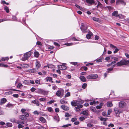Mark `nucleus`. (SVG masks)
Here are the masks:
<instances>
[{
	"instance_id": "bf43d9fd",
	"label": "nucleus",
	"mask_w": 129,
	"mask_h": 129,
	"mask_svg": "<svg viewBox=\"0 0 129 129\" xmlns=\"http://www.w3.org/2000/svg\"><path fill=\"white\" fill-rule=\"evenodd\" d=\"M96 61L97 62H100L102 61V59L101 58L97 59H96Z\"/></svg>"
},
{
	"instance_id": "0e129e2a",
	"label": "nucleus",
	"mask_w": 129,
	"mask_h": 129,
	"mask_svg": "<svg viewBox=\"0 0 129 129\" xmlns=\"http://www.w3.org/2000/svg\"><path fill=\"white\" fill-rule=\"evenodd\" d=\"M96 103V102L95 101H93L92 102H91L90 103V105H92L93 104H95Z\"/></svg>"
},
{
	"instance_id": "2eb2a0df",
	"label": "nucleus",
	"mask_w": 129,
	"mask_h": 129,
	"mask_svg": "<svg viewBox=\"0 0 129 129\" xmlns=\"http://www.w3.org/2000/svg\"><path fill=\"white\" fill-rule=\"evenodd\" d=\"M43 123H45L46 122V120L43 117H41L39 119Z\"/></svg>"
},
{
	"instance_id": "c9c22d12",
	"label": "nucleus",
	"mask_w": 129,
	"mask_h": 129,
	"mask_svg": "<svg viewBox=\"0 0 129 129\" xmlns=\"http://www.w3.org/2000/svg\"><path fill=\"white\" fill-rule=\"evenodd\" d=\"M48 68H53L54 67V66L52 64L48 65Z\"/></svg>"
},
{
	"instance_id": "09e8293b",
	"label": "nucleus",
	"mask_w": 129,
	"mask_h": 129,
	"mask_svg": "<svg viewBox=\"0 0 129 129\" xmlns=\"http://www.w3.org/2000/svg\"><path fill=\"white\" fill-rule=\"evenodd\" d=\"M4 112L2 110L1 107H0V115H2L4 114Z\"/></svg>"
},
{
	"instance_id": "de8ad7c7",
	"label": "nucleus",
	"mask_w": 129,
	"mask_h": 129,
	"mask_svg": "<svg viewBox=\"0 0 129 129\" xmlns=\"http://www.w3.org/2000/svg\"><path fill=\"white\" fill-rule=\"evenodd\" d=\"M87 126L90 127H92L93 126V125L90 123H88L87 124Z\"/></svg>"
},
{
	"instance_id": "f704fd0d",
	"label": "nucleus",
	"mask_w": 129,
	"mask_h": 129,
	"mask_svg": "<svg viewBox=\"0 0 129 129\" xmlns=\"http://www.w3.org/2000/svg\"><path fill=\"white\" fill-rule=\"evenodd\" d=\"M90 109L93 112H96V111L95 108L92 106L90 107Z\"/></svg>"
},
{
	"instance_id": "4c0bfd02",
	"label": "nucleus",
	"mask_w": 129,
	"mask_h": 129,
	"mask_svg": "<svg viewBox=\"0 0 129 129\" xmlns=\"http://www.w3.org/2000/svg\"><path fill=\"white\" fill-rule=\"evenodd\" d=\"M4 10L7 13H8L9 12V9L7 7L5 6L4 8Z\"/></svg>"
},
{
	"instance_id": "2f4dec72",
	"label": "nucleus",
	"mask_w": 129,
	"mask_h": 129,
	"mask_svg": "<svg viewBox=\"0 0 129 129\" xmlns=\"http://www.w3.org/2000/svg\"><path fill=\"white\" fill-rule=\"evenodd\" d=\"M87 111H86L85 110L83 111L81 113V114L83 115H86L87 116L88 114L87 112Z\"/></svg>"
},
{
	"instance_id": "c03bdc74",
	"label": "nucleus",
	"mask_w": 129,
	"mask_h": 129,
	"mask_svg": "<svg viewBox=\"0 0 129 129\" xmlns=\"http://www.w3.org/2000/svg\"><path fill=\"white\" fill-rule=\"evenodd\" d=\"M60 102L61 104H64V103H67V102L66 101H65L64 100H61L60 101Z\"/></svg>"
},
{
	"instance_id": "c85d7f7f",
	"label": "nucleus",
	"mask_w": 129,
	"mask_h": 129,
	"mask_svg": "<svg viewBox=\"0 0 129 129\" xmlns=\"http://www.w3.org/2000/svg\"><path fill=\"white\" fill-rule=\"evenodd\" d=\"M75 43H66L64 45H66L68 46H72L74 44H75Z\"/></svg>"
},
{
	"instance_id": "412c9836",
	"label": "nucleus",
	"mask_w": 129,
	"mask_h": 129,
	"mask_svg": "<svg viewBox=\"0 0 129 129\" xmlns=\"http://www.w3.org/2000/svg\"><path fill=\"white\" fill-rule=\"evenodd\" d=\"M47 82H51L52 80V78L51 77H46L45 79Z\"/></svg>"
},
{
	"instance_id": "1a4fd4ad",
	"label": "nucleus",
	"mask_w": 129,
	"mask_h": 129,
	"mask_svg": "<svg viewBox=\"0 0 129 129\" xmlns=\"http://www.w3.org/2000/svg\"><path fill=\"white\" fill-rule=\"evenodd\" d=\"M86 2L89 5H91L92 4H94L95 5L96 4V3H95L93 0H86Z\"/></svg>"
},
{
	"instance_id": "774afa93",
	"label": "nucleus",
	"mask_w": 129,
	"mask_h": 129,
	"mask_svg": "<svg viewBox=\"0 0 129 129\" xmlns=\"http://www.w3.org/2000/svg\"><path fill=\"white\" fill-rule=\"evenodd\" d=\"M110 47L111 48H116V47L114 45H113L112 44H110Z\"/></svg>"
},
{
	"instance_id": "393cba45",
	"label": "nucleus",
	"mask_w": 129,
	"mask_h": 129,
	"mask_svg": "<svg viewBox=\"0 0 129 129\" xmlns=\"http://www.w3.org/2000/svg\"><path fill=\"white\" fill-rule=\"evenodd\" d=\"M47 109L48 111L50 112H52L53 111L52 108L51 107H47Z\"/></svg>"
},
{
	"instance_id": "f8f14e48",
	"label": "nucleus",
	"mask_w": 129,
	"mask_h": 129,
	"mask_svg": "<svg viewBox=\"0 0 129 129\" xmlns=\"http://www.w3.org/2000/svg\"><path fill=\"white\" fill-rule=\"evenodd\" d=\"M61 108L65 111H68L69 109V108L68 107L64 105H61Z\"/></svg>"
},
{
	"instance_id": "a211bd4d",
	"label": "nucleus",
	"mask_w": 129,
	"mask_h": 129,
	"mask_svg": "<svg viewBox=\"0 0 129 129\" xmlns=\"http://www.w3.org/2000/svg\"><path fill=\"white\" fill-rule=\"evenodd\" d=\"M36 67L38 68H39L41 66V65L40 63V62L38 61H37L36 62Z\"/></svg>"
},
{
	"instance_id": "6e6d98bb",
	"label": "nucleus",
	"mask_w": 129,
	"mask_h": 129,
	"mask_svg": "<svg viewBox=\"0 0 129 129\" xmlns=\"http://www.w3.org/2000/svg\"><path fill=\"white\" fill-rule=\"evenodd\" d=\"M92 19L94 21H98L99 20V18L95 17H93L92 18Z\"/></svg>"
},
{
	"instance_id": "3c124183",
	"label": "nucleus",
	"mask_w": 129,
	"mask_h": 129,
	"mask_svg": "<svg viewBox=\"0 0 129 129\" xmlns=\"http://www.w3.org/2000/svg\"><path fill=\"white\" fill-rule=\"evenodd\" d=\"M39 114H40V115L43 116H45L46 115V114H45V113L42 112L40 111L39 112Z\"/></svg>"
},
{
	"instance_id": "69168bd1",
	"label": "nucleus",
	"mask_w": 129,
	"mask_h": 129,
	"mask_svg": "<svg viewBox=\"0 0 129 129\" xmlns=\"http://www.w3.org/2000/svg\"><path fill=\"white\" fill-rule=\"evenodd\" d=\"M54 100H51L50 101H49L48 102H47L48 103H49L50 104H51L52 103H54Z\"/></svg>"
},
{
	"instance_id": "473e14b6",
	"label": "nucleus",
	"mask_w": 129,
	"mask_h": 129,
	"mask_svg": "<svg viewBox=\"0 0 129 129\" xmlns=\"http://www.w3.org/2000/svg\"><path fill=\"white\" fill-rule=\"evenodd\" d=\"M0 67H8V66L4 63H0Z\"/></svg>"
},
{
	"instance_id": "aec40b11",
	"label": "nucleus",
	"mask_w": 129,
	"mask_h": 129,
	"mask_svg": "<svg viewBox=\"0 0 129 129\" xmlns=\"http://www.w3.org/2000/svg\"><path fill=\"white\" fill-rule=\"evenodd\" d=\"M38 69V68L37 69H33L30 70H29V72L31 73H34L36 72Z\"/></svg>"
},
{
	"instance_id": "f03ea898",
	"label": "nucleus",
	"mask_w": 129,
	"mask_h": 129,
	"mask_svg": "<svg viewBox=\"0 0 129 129\" xmlns=\"http://www.w3.org/2000/svg\"><path fill=\"white\" fill-rule=\"evenodd\" d=\"M129 64V60H122L119 62H117L116 64L117 66H121Z\"/></svg>"
},
{
	"instance_id": "9d476101",
	"label": "nucleus",
	"mask_w": 129,
	"mask_h": 129,
	"mask_svg": "<svg viewBox=\"0 0 129 129\" xmlns=\"http://www.w3.org/2000/svg\"><path fill=\"white\" fill-rule=\"evenodd\" d=\"M126 103L124 102L121 101L119 102V106L121 108L124 107Z\"/></svg>"
},
{
	"instance_id": "4468645a",
	"label": "nucleus",
	"mask_w": 129,
	"mask_h": 129,
	"mask_svg": "<svg viewBox=\"0 0 129 129\" xmlns=\"http://www.w3.org/2000/svg\"><path fill=\"white\" fill-rule=\"evenodd\" d=\"M114 111H115V112L116 115L117 116H119V113H121L122 112H120L119 113V111L116 108L114 109Z\"/></svg>"
},
{
	"instance_id": "13d9d810",
	"label": "nucleus",
	"mask_w": 129,
	"mask_h": 129,
	"mask_svg": "<svg viewBox=\"0 0 129 129\" xmlns=\"http://www.w3.org/2000/svg\"><path fill=\"white\" fill-rule=\"evenodd\" d=\"M77 120V118H73L72 119L71 121H72L74 122Z\"/></svg>"
},
{
	"instance_id": "ddd939ff",
	"label": "nucleus",
	"mask_w": 129,
	"mask_h": 129,
	"mask_svg": "<svg viewBox=\"0 0 129 129\" xmlns=\"http://www.w3.org/2000/svg\"><path fill=\"white\" fill-rule=\"evenodd\" d=\"M6 101L7 100L6 98H4L2 99L1 100L0 103V105H2L3 104L5 103Z\"/></svg>"
},
{
	"instance_id": "72a5a7b5",
	"label": "nucleus",
	"mask_w": 129,
	"mask_h": 129,
	"mask_svg": "<svg viewBox=\"0 0 129 129\" xmlns=\"http://www.w3.org/2000/svg\"><path fill=\"white\" fill-rule=\"evenodd\" d=\"M7 126L9 127H11L12 126V124L11 123L7 122L6 123Z\"/></svg>"
},
{
	"instance_id": "e2e57ef3",
	"label": "nucleus",
	"mask_w": 129,
	"mask_h": 129,
	"mask_svg": "<svg viewBox=\"0 0 129 129\" xmlns=\"http://www.w3.org/2000/svg\"><path fill=\"white\" fill-rule=\"evenodd\" d=\"M119 49L117 48H115L114 51V53H117L118 51H119Z\"/></svg>"
},
{
	"instance_id": "052dcab7",
	"label": "nucleus",
	"mask_w": 129,
	"mask_h": 129,
	"mask_svg": "<svg viewBox=\"0 0 129 129\" xmlns=\"http://www.w3.org/2000/svg\"><path fill=\"white\" fill-rule=\"evenodd\" d=\"M33 113L34 114H37L38 115L39 114V112H38L37 111H35L33 112Z\"/></svg>"
},
{
	"instance_id": "49530a36",
	"label": "nucleus",
	"mask_w": 129,
	"mask_h": 129,
	"mask_svg": "<svg viewBox=\"0 0 129 129\" xmlns=\"http://www.w3.org/2000/svg\"><path fill=\"white\" fill-rule=\"evenodd\" d=\"M16 119L15 118H13L10 119V121L12 122H15Z\"/></svg>"
},
{
	"instance_id": "5fc2aeb1",
	"label": "nucleus",
	"mask_w": 129,
	"mask_h": 129,
	"mask_svg": "<svg viewBox=\"0 0 129 129\" xmlns=\"http://www.w3.org/2000/svg\"><path fill=\"white\" fill-rule=\"evenodd\" d=\"M87 84L86 83L82 85V88L84 89H85L86 88Z\"/></svg>"
},
{
	"instance_id": "6ab92c4d",
	"label": "nucleus",
	"mask_w": 129,
	"mask_h": 129,
	"mask_svg": "<svg viewBox=\"0 0 129 129\" xmlns=\"http://www.w3.org/2000/svg\"><path fill=\"white\" fill-rule=\"evenodd\" d=\"M19 118L22 120H25L26 119L25 116L23 115H21L19 116Z\"/></svg>"
},
{
	"instance_id": "ea45409f",
	"label": "nucleus",
	"mask_w": 129,
	"mask_h": 129,
	"mask_svg": "<svg viewBox=\"0 0 129 129\" xmlns=\"http://www.w3.org/2000/svg\"><path fill=\"white\" fill-rule=\"evenodd\" d=\"M71 124H68L64 125L63 126H62V127H66L69 126H71Z\"/></svg>"
},
{
	"instance_id": "58836bf2",
	"label": "nucleus",
	"mask_w": 129,
	"mask_h": 129,
	"mask_svg": "<svg viewBox=\"0 0 129 129\" xmlns=\"http://www.w3.org/2000/svg\"><path fill=\"white\" fill-rule=\"evenodd\" d=\"M111 58L112 59H113L114 60V61H118V58L115 57H112Z\"/></svg>"
},
{
	"instance_id": "7c9ffc66",
	"label": "nucleus",
	"mask_w": 129,
	"mask_h": 129,
	"mask_svg": "<svg viewBox=\"0 0 129 129\" xmlns=\"http://www.w3.org/2000/svg\"><path fill=\"white\" fill-rule=\"evenodd\" d=\"M9 59V58L8 57H2L1 59L2 61H4L6 60H8Z\"/></svg>"
},
{
	"instance_id": "864d4df0",
	"label": "nucleus",
	"mask_w": 129,
	"mask_h": 129,
	"mask_svg": "<svg viewBox=\"0 0 129 129\" xmlns=\"http://www.w3.org/2000/svg\"><path fill=\"white\" fill-rule=\"evenodd\" d=\"M113 68H109L107 69V72L108 73H109L110 71H112L113 69Z\"/></svg>"
},
{
	"instance_id": "37998d69",
	"label": "nucleus",
	"mask_w": 129,
	"mask_h": 129,
	"mask_svg": "<svg viewBox=\"0 0 129 129\" xmlns=\"http://www.w3.org/2000/svg\"><path fill=\"white\" fill-rule=\"evenodd\" d=\"M23 85L20 83H19L17 86V87L18 88H20L23 86Z\"/></svg>"
},
{
	"instance_id": "6e6552de",
	"label": "nucleus",
	"mask_w": 129,
	"mask_h": 129,
	"mask_svg": "<svg viewBox=\"0 0 129 129\" xmlns=\"http://www.w3.org/2000/svg\"><path fill=\"white\" fill-rule=\"evenodd\" d=\"M116 3L117 5L121 4L124 6L126 5V3L123 0H118L116 1Z\"/></svg>"
},
{
	"instance_id": "e433bc0d",
	"label": "nucleus",
	"mask_w": 129,
	"mask_h": 129,
	"mask_svg": "<svg viewBox=\"0 0 129 129\" xmlns=\"http://www.w3.org/2000/svg\"><path fill=\"white\" fill-rule=\"evenodd\" d=\"M23 83L24 84L28 85L29 83V82L28 80H25L23 82Z\"/></svg>"
},
{
	"instance_id": "bb28decb",
	"label": "nucleus",
	"mask_w": 129,
	"mask_h": 129,
	"mask_svg": "<svg viewBox=\"0 0 129 129\" xmlns=\"http://www.w3.org/2000/svg\"><path fill=\"white\" fill-rule=\"evenodd\" d=\"M107 107H111L113 106V104L111 102H107Z\"/></svg>"
},
{
	"instance_id": "9b49d317",
	"label": "nucleus",
	"mask_w": 129,
	"mask_h": 129,
	"mask_svg": "<svg viewBox=\"0 0 129 129\" xmlns=\"http://www.w3.org/2000/svg\"><path fill=\"white\" fill-rule=\"evenodd\" d=\"M97 2H98V4L97 6L96 7L97 8H100L102 9L103 8V6L102 4L99 1H97Z\"/></svg>"
},
{
	"instance_id": "dca6fc26",
	"label": "nucleus",
	"mask_w": 129,
	"mask_h": 129,
	"mask_svg": "<svg viewBox=\"0 0 129 129\" xmlns=\"http://www.w3.org/2000/svg\"><path fill=\"white\" fill-rule=\"evenodd\" d=\"M80 79L83 82H85L86 80L85 78L83 76H81L80 77Z\"/></svg>"
},
{
	"instance_id": "8fccbe9b",
	"label": "nucleus",
	"mask_w": 129,
	"mask_h": 129,
	"mask_svg": "<svg viewBox=\"0 0 129 129\" xmlns=\"http://www.w3.org/2000/svg\"><path fill=\"white\" fill-rule=\"evenodd\" d=\"M102 115L105 116H108L107 115V113L106 112L104 111L102 112Z\"/></svg>"
},
{
	"instance_id": "a18cd8bd",
	"label": "nucleus",
	"mask_w": 129,
	"mask_h": 129,
	"mask_svg": "<svg viewBox=\"0 0 129 129\" xmlns=\"http://www.w3.org/2000/svg\"><path fill=\"white\" fill-rule=\"evenodd\" d=\"M70 92H67L65 95L64 97L66 98L70 96Z\"/></svg>"
},
{
	"instance_id": "0eeeda50",
	"label": "nucleus",
	"mask_w": 129,
	"mask_h": 129,
	"mask_svg": "<svg viewBox=\"0 0 129 129\" xmlns=\"http://www.w3.org/2000/svg\"><path fill=\"white\" fill-rule=\"evenodd\" d=\"M66 64L65 63H62V65H59L58 66V68L60 70H65L67 69L66 66Z\"/></svg>"
},
{
	"instance_id": "c756f323",
	"label": "nucleus",
	"mask_w": 129,
	"mask_h": 129,
	"mask_svg": "<svg viewBox=\"0 0 129 129\" xmlns=\"http://www.w3.org/2000/svg\"><path fill=\"white\" fill-rule=\"evenodd\" d=\"M54 119H55L56 121H57V122H58L59 120V118L58 116H55L54 117Z\"/></svg>"
},
{
	"instance_id": "7ed1b4c3",
	"label": "nucleus",
	"mask_w": 129,
	"mask_h": 129,
	"mask_svg": "<svg viewBox=\"0 0 129 129\" xmlns=\"http://www.w3.org/2000/svg\"><path fill=\"white\" fill-rule=\"evenodd\" d=\"M32 53L30 51L26 53L24 55V57L22 58V60L23 61H25L27 60L28 57L31 56Z\"/></svg>"
},
{
	"instance_id": "a19ab883",
	"label": "nucleus",
	"mask_w": 129,
	"mask_h": 129,
	"mask_svg": "<svg viewBox=\"0 0 129 129\" xmlns=\"http://www.w3.org/2000/svg\"><path fill=\"white\" fill-rule=\"evenodd\" d=\"M85 118L84 117H80L79 118V120L81 121H82L85 119Z\"/></svg>"
},
{
	"instance_id": "b1692460",
	"label": "nucleus",
	"mask_w": 129,
	"mask_h": 129,
	"mask_svg": "<svg viewBox=\"0 0 129 129\" xmlns=\"http://www.w3.org/2000/svg\"><path fill=\"white\" fill-rule=\"evenodd\" d=\"M108 119L107 118H103L102 117H101L100 120L101 121H106Z\"/></svg>"
},
{
	"instance_id": "4be33fe9",
	"label": "nucleus",
	"mask_w": 129,
	"mask_h": 129,
	"mask_svg": "<svg viewBox=\"0 0 129 129\" xmlns=\"http://www.w3.org/2000/svg\"><path fill=\"white\" fill-rule=\"evenodd\" d=\"M112 16H114L115 17H117L118 16V12L117 11H115L113 12L112 14Z\"/></svg>"
},
{
	"instance_id": "a878e982",
	"label": "nucleus",
	"mask_w": 129,
	"mask_h": 129,
	"mask_svg": "<svg viewBox=\"0 0 129 129\" xmlns=\"http://www.w3.org/2000/svg\"><path fill=\"white\" fill-rule=\"evenodd\" d=\"M84 25V24L83 23H81V26L80 27V29L84 33H85V30L83 28Z\"/></svg>"
},
{
	"instance_id": "f257e3e1",
	"label": "nucleus",
	"mask_w": 129,
	"mask_h": 129,
	"mask_svg": "<svg viewBox=\"0 0 129 129\" xmlns=\"http://www.w3.org/2000/svg\"><path fill=\"white\" fill-rule=\"evenodd\" d=\"M84 101L81 99L75 101H72L71 104L72 106L75 107L74 110L76 112H79L80 111V109L82 108L83 106L80 104H82L84 103Z\"/></svg>"
},
{
	"instance_id": "79ce46f5",
	"label": "nucleus",
	"mask_w": 129,
	"mask_h": 129,
	"mask_svg": "<svg viewBox=\"0 0 129 129\" xmlns=\"http://www.w3.org/2000/svg\"><path fill=\"white\" fill-rule=\"evenodd\" d=\"M64 116L65 117H70L71 116L68 113H67L65 114Z\"/></svg>"
},
{
	"instance_id": "338daca9",
	"label": "nucleus",
	"mask_w": 129,
	"mask_h": 129,
	"mask_svg": "<svg viewBox=\"0 0 129 129\" xmlns=\"http://www.w3.org/2000/svg\"><path fill=\"white\" fill-rule=\"evenodd\" d=\"M18 127L19 128H21L23 127L24 126L21 124H19L18 125Z\"/></svg>"
},
{
	"instance_id": "20e7f679",
	"label": "nucleus",
	"mask_w": 129,
	"mask_h": 129,
	"mask_svg": "<svg viewBox=\"0 0 129 129\" xmlns=\"http://www.w3.org/2000/svg\"><path fill=\"white\" fill-rule=\"evenodd\" d=\"M98 77L97 75L96 74H90L87 76L86 77L87 79H95Z\"/></svg>"
},
{
	"instance_id": "4d7b16f0",
	"label": "nucleus",
	"mask_w": 129,
	"mask_h": 129,
	"mask_svg": "<svg viewBox=\"0 0 129 129\" xmlns=\"http://www.w3.org/2000/svg\"><path fill=\"white\" fill-rule=\"evenodd\" d=\"M35 83L36 84H39L40 83V80L37 79L35 81Z\"/></svg>"
},
{
	"instance_id": "f3484780",
	"label": "nucleus",
	"mask_w": 129,
	"mask_h": 129,
	"mask_svg": "<svg viewBox=\"0 0 129 129\" xmlns=\"http://www.w3.org/2000/svg\"><path fill=\"white\" fill-rule=\"evenodd\" d=\"M92 33L91 32H89V33L86 35V37L87 39H90L91 36L92 35Z\"/></svg>"
},
{
	"instance_id": "cd10ccee",
	"label": "nucleus",
	"mask_w": 129,
	"mask_h": 129,
	"mask_svg": "<svg viewBox=\"0 0 129 129\" xmlns=\"http://www.w3.org/2000/svg\"><path fill=\"white\" fill-rule=\"evenodd\" d=\"M34 55L35 57H38L39 56V54L38 52H35L34 53Z\"/></svg>"
},
{
	"instance_id": "423d86ee",
	"label": "nucleus",
	"mask_w": 129,
	"mask_h": 129,
	"mask_svg": "<svg viewBox=\"0 0 129 129\" xmlns=\"http://www.w3.org/2000/svg\"><path fill=\"white\" fill-rule=\"evenodd\" d=\"M63 89L59 90L56 93L57 96L61 98L63 95Z\"/></svg>"
},
{
	"instance_id": "603ef678",
	"label": "nucleus",
	"mask_w": 129,
	"mask_h": 129,
	"mask_svg": "<svg viewBox=\"0 0 129 129\" xmlns=\"http://www.w3.org/2000/svg\"><path fill=\"white\" fill-rule=\"evenodd\" d=\"M24 116H25V117H28L29 116V114L27 112H24Z\"/></svg>"
},
{
	"instance_id": "5701e85b",
	"label": "nucleus",
	"mask_w": 129,
	"mask_h": 129,
	"mask_svg": "<svg viewBox=\"0 0 129 129\" xmlns=\"http://www.w3.org/2000/svg\"><path fill=\"white\" fill-rule=\"evenodd\" d=\"M20 65L22 66V67L25 68H27L29 66V65L27 64H21Z\"/></svg>"
},
{
	"instance_id": "39448f33",
	"label": "nucleus",
	"mask_w": 129,
	"mask_h": 129,
	"mask_svg": "<svg viewBox=\"0 0 129 129\" xmlns=\"http://www.w3.org/2000/svg\"><path fill=\"white\" fill-rule=\"evenodd\" d=\"M38 90L37 91H36V92L40 93L41 94H42L44 95H47L48 94V92L47 91H45L43 90V89H38Z\"/></svg>"
},
{
	"instance_id": "680f3d73",
	"label": "nucleus",
	"mask_w": 129,
	"mask_h": 129,
	"mask_svg": "<svg viewBox=\"0 0 129 129\" xmlns=\"http://www.w3.org/2000/svg\"><path fill=\"white\" fill-rule=\"evenodd\" d=\"M70 63L74 65H76L77 64V62H71Z\"/></svg>"
}]
</instances>
